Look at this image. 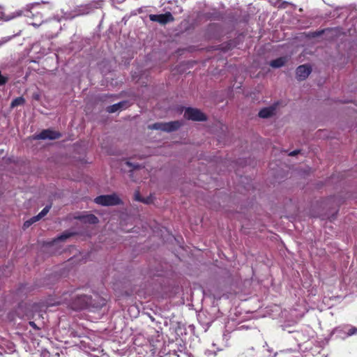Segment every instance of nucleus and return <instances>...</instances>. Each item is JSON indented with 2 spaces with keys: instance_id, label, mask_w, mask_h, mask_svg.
I'll return each mask as SVG.
<instances>
[{
  "instance_id": "9",
  "label": "nucleus",
  "mask_w": 357,
  "mask_h": 357,
  "mask_svg": "<svg viewBox=\"0 0 357 357\" xmlns=\"http://www.w3.org/2000/svg\"><path fill=\"white\" fill-rule=\"evenodd\" d=\"M130 105V102L127 100L119 102L116 104H114L107 108V111L109 113H114L117 111H121L128 108Z\"/></svg>"
},
{
  "instance_id": "5",
  "label": "nucleus",
  "mask_w": 357,
  "mask_h": 357,
  "mask_svg": "<svg viewBox=\"0 0 357 357\" xmlns=\"http://www.w3.org/2000/svg\"><path fill=\"white\" fill-rule=\"evenodd\" d=\"M149 17L151 21L158 22L162 25H165L174 20L172 14L169 11H167L164 14H151L149 15Z\"/></svg>"
},
{
  "instance_id": "8",
  "label": "nucleus",
  "mask_w": 357,
  "mask_h": 357,
  "mask_svg": "<svg viewBox=\"0 0 357 357\" xmlns=\"http://www.w3.org/2000/svg\"><path fill=\"white\" fill-rule=\"evenodd\" d=\"M61 137L59 132L51 130H44L36 136L38 139H56Z\"/></svg>"
},
{
  "instance_id": "20",
  "label": "nucleus",
  "mask_w": 357,
  "mask_h": 357,
  "mask_svg": "<svg viewBox=\"0 0 357 357\" xmlns=\"http://www.w3.org/2000/svg\"><path fill=\"white\" fill-rule=\"evenodd\" d=\"M21 15H22V11H17V12L14 13L13 14V15H12V16H10V17H7V18L6 19V21L10 20H11V19H13V18H14V17H16L20 16Z\"/></svg>"
},
{
  "instance_id": "14",
  "label": "nucleus",
  "mask_w": 357,
  "mask_h": 357,
  "mask_svg": "<svg viewBox=\"0 0 357 357\" xmlns=\"http://www.w3.org/2000/svg\"><path fill=\"white\" fill-rule=\"evenodd\" d=\"M50 206H46L36 216L39 220L41 219L47 214V213L50 211Z\"/></svg>"
},
{
  "instance_id": "27",
  "label": "nucleus",
  "mask_w": 357,
  "mask_h": 357,
  "mask_svg": "<svg viewBox=\"0 0 357 357\" xmlns=\"http://www.w3.org/2000/svg\"><path fill=\"white\" fill-rule=\"evenodd\" d=\"M182 112H183V108L181 109V108L180 107V114H181V113H182Z\"/></svg>"
},
{
  "instance_id": "13",
  "label": "nucleus",
  "mask_w": 357,
  "mask_h": 357,
  "mask_svg": "<svg viewBox=\"0 0 357 357\" xmlns=\"http://www.w3.org/2000/svg\"><path fill=\"white\" fill-rule=\"evenodd\" d=\"M38 220H39V219L38 218V217L36 215L34 216V217H32L29 220H28L26 222H24L23 227H24V228H28L33 223H34V222H37Z\"/></svg>"
},
{
  "instance_id": "2",
  "label": "nucleus",
  "mask_w": 357,
  "mask_h": 357,
  "mask_svg": "<svg viewBox=\"0 0 357 357\" xmlns=\"http://www.w3.org/2000/svg\"><path fill=\"white\" fill-rule=\"evenodd\" d=\"M94 201L102 206H116L121 204V199L116 194L100 195Z\"/></svg>"
},
{
  "instance_id": "24",
  "label": "nucleus",
  "mask_w": 357,
  "mask_h": 357,
  "mask_svg": "<svg viewBox=\"0 0 357 357\" xmlns=\"http://www.w3.org/2000/svg\"><path fill=\"white\" fill-rule=\"evenodd\" d=\"M298 153H300V150H295V151H291L289 155L291 156H294V155H297Z\"/></svg>"
},
{
  "instance_id": "18",
  "label": "nucleus",
  "mask_w": 357,
  "mask_h": 357,
  "mask_svg": "<svg viewBox=\"0 0 357 357\" xmlns=\"http://www.w3.org/2000/svg\"><path fill=\"white\" fill-rule=\"evenodd\" d=\"M135 200H137V201H139V202H144V203H146V204H148V203H149L148 199H142V198H141V197H140V195H139V192H135Z\"/></svg>"
},
{
  "instance_id": "4",
  "label": "nucleus",
  "mask_w": 357,
  "mask_h": 357,
  "mask_svg": "<svg viewBox=\"0 0 357 357\" xmlns=\"http://www.w3.org/2000/svg\"><path fill=\"white\" fill-rule=\"evenodd\" d=\"M184 116L185 119L195 121H204L207 118L204 113L199 109L188 107L185 110Z\"/></svg>"
},
{
  "instance_id": "12",
  "label": "nucleus",
  "mask_w": 357,
  "mask_h": 357,
  "mask_svg": "<svg viewBox=\"0 0 357 357\" xmlns=\"http://www.w3.org/2000/svg\"><path fill=\"white\" fill-rule=\"evenodd\" d=\"M25 103V99L23 97H18L15 98L10 104V107L14 108L15 107L23 105Z\"/></svg>"
},
{
  "instance_id": "23",
  "label": "nucleus",
  "mask_w": 357,
  "mask_h": 357,
  "mask_svg": "<svg viewBox=\"0 0 357 357\" xmlns=\"http://www.w3.org/2000/svg\"><path fill=\"white\" fill-rule=\"evenodd\" d=\"M29 325L33 327L34 329H39V328L37 326V325L33 321H29Z\"/></svg>"
},
{
  "instance_id": "22",
  "label": "nucleus",
  "mask_w": 357,
  "mask_h": 357,
  "mask_svg": "<svg viewBox=\"0 0 357 357\" xmlns=\"http://www.w3.org/2000/svg\"><path fill=\"white\" fill-rule=\"evenodd\" d=\"M324 30L315 31V32L312 33V36L313 37L319 36L324 33Z\"/></svg>"
},
{
  "instance_id": "17",
  "label": "nucleus",
  "mask_w": 357,
  "mask_h": 357,
  "mask_svg": "<svg viewBox=\"0 0 357 357\" xmlns=\"http://www.w3.org/2000/svg\"><path fill=\"white\" fill-rule=\"evenodd\" d=\"M63 296L65 297H64V298L63 300V302H66L67 301V294H65ZM61 303H62V301H56V302H54V303H52L51 301H48L47 302V305L48 306H53V305H59Z\"/></svg>"
},
{
  "instance_id": "25",
  "label": "nucleus",
  "mask_w": 357,
  "mask_h": 357,
  "mask_svg": "<svg viewBox=\"0 0 357 357\" xmlns=\"http://www.w3.org/2000/svg\"><path fill=\"white\" fill-rule=\"evenodd\" d=\"M31 15H32V13L29 10H27L26 13L25 14V16L29 17L31 16Z\"/></svg>"
},
{
  "instance_id": "10",
  "label": "nucleus",
  "mask_w": 357,
  "mask_h": 357,
  "mask_svg": "<svg viewBox=\"0 0 357 357\" xmlns=\"http://www.w3.org/2000/svg\"><path fill=\"white\" fill-rule=\"evenodd\" d=\"M276 107L272 105L268 107L261 109L259 112V116L262 119H267L273 116L275 113Z\"/></svg>"
},
{
  "instance_id": "3",
  "label": "nucleus",
  "mask_w": 357,
  "mask_h": 357,
  "mask_svg": "<svg viewBox=\"0 0 357 357\" xmlns=\"http://www.w3.org/2000/svg\"><path fill=\"white\" fill-rule=\"evenodd\" d=\"M178 128V121H170L167 123L159 122L148 126L150 130H159L165 132H172L177 130Z\"/></svg>"
},
{
  "instance_id": "15",
  "label": "nucleus",
  "mask_w": 357,
  "mask_h": 357,
  "mask_svg": "<svg viewBox=\"0 0 357 357\" xmlns=\"http://www.w3.org/2000/svg\"><path fill=\"white\" fill-rule=\"evenodd\" d=\"M86 221L91 224H96L98 222V219L94 215H89L86 217Z\"/></svg>"
},
{
  "instance_id": "21",
  "label": "nucleus",
  "mask_w": 357,
  "mask_h": 357,
  "mask_svg": "<svg viewBox=\"0 0 357 357\" xmlns=\"http://www.w3.org/2000/svg\"><path fill=\"white\" fill-rule=\"evenodd\" d=\"M356 333H357V328L355 327H352L351 328H350L348 331L347 334H348V335H353Z\"/></svg>"
},
{
  "instance_id": "16",
  "label": "nucleus",
  "mask_w": 357,
  "mask_h": 357,
  "mask_svg": "<svg viewBox=\"0 0 357 357\" xmlns=\"http://www.w3.org/2000/svg\"><path fill=\"white\" fill-rule=\"evenodd\" d=\"M126 164L128 167L132 168V169H139L141 167L140 165H139L137 163H132L129 161H127Z\"/></svg>"
},
{
  "instance_id": "26",
  "label": "nucleus",
  "mask_w": 357,
  "mask_h": 357,
  "mask_svg": "<svg viewBox=\"0 0 357 357\" xmlns=\"http://www.w3.org/2000/svg\"><path fill=\"white\" fill-rule=\"evenodd\" d=\"M31 24H32L33 26H39V25H40V24H37V23H36V22H32V23H31Z\"/></svg>"
},
{
  "instance_id": "6",
  "label": "nucleus",
  "mask_w": 357,
  "mask_h": 357,
  "mask_svg": "<svg viewBox=\"0 0 357 357\" xmlns=\"http://www.w3.org/2000/svg\"><path fill=\"white\" fill-rule=\"evenodd\" d=\"M98 7V1H93L85 5L79 6L75 10V16L87 15Z\"/></svg>"
},
{
  "instance_id": "7",
  "label": "nucleus",
  "mask_w": 357,
  "mask_h": 357,
  "mask_svg": "<svg viewBox=\"0 0 357 357\" xmlns=\"http://www.w3.org/2000/svg\"><path fill=\"white\" fill-rule=\"evenodd\" d=\"M312 68L309 65L303 64L299 66L296 70V78L298 80H305L310 74Z\"/></svg>"
},
{
  "instance_id": "1",
  "label": "nucleus",
  "mask_w": 357,
  "mask_h": 357,
  "mask_svg": "<svg viewBox=\"0 0 357 357\" xmlns=\"http://www.w3.org/2000/svg\"><path fill=\"white\" fill-rule=\"evenodd\" d=\"M106 304V300L98 295H95L93 298L90 296L76 294L71 297V301L68 306L74 310L84 309H98Z\"/></svg>"
},
{
  "instance_id": "11",
  "label": "nucleus",
  "mask_w": 357,
  "mask_h": 357,
  "mask_svg": "<svg viewBox=\"0 0 357 357\" xmlns=\"http://www.w3.org/2000/svg\"><path fill=\"white\" fill-rule=\"evenodd\" d=\"M288 59L287 56H281L276 59L272 60L270 62V66L274 68H280L287 62Z\"/></svg>"
},
{
  "instance_id": "19",
  "label": "nucleus",
  "mask_w": 357,
  "mask_h": 357,
  "mask_svg": "<svg viewBox=\"0 0 357 357\" xmlns=\"http://www.w3.org/2000/svg\"><path fill=\"white\" fill-rule=\"evenodd\" d=\"M71 235L72 234L70 233H63V234L59 236L57 239L60 241H63L69 238Z\"/></svg>"
}]
</instances>
